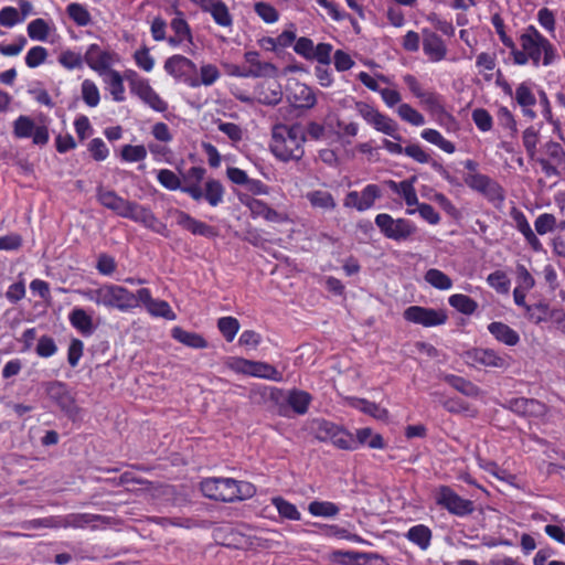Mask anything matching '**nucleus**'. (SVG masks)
I'll return each mask as SVG.
<instances>
[{
    "mask_svg": "<svg viewBox=\"0 0 565 565\" xmlns=\"http://www.w3.org/2000/svg\"><path fill=\"white\" fill-rule=\"evenodd\" d=\"M521 50L516 47L512 52L513 62L516 65L532 63L533 66H550L557 58L555 46L534 25H529L520 35Z\"/></svg>",
    "mask_w": 565,
    "mask_h": 565,
    "instance_id": "f257e3e1",
    "label": "nucleus"
},
{
    "mask_svg": "<svg viewBox=\"0 0 565 565\" xmlns=\"http://www.w3.org/2000/svg\"><path fill=\"white\" fill-rule=\"evenodd\" d=\"M205 175L206 169L203 167H191L181 171V192L195 202L205 200L211 206H218L224 202L225 189L218 180H205Z\"/></svg>",
    "mask_w": 565,
    "mask_h": 565,
    "instance_id": "f03ea898",
    "label": "nucleus"
},
{
    "mask_svg": "<svg viewBox=\"0 0 565 565\" xmlns=\"http://www.w3.org/2000/svg\"><path fill=\"white\" fill-rule=\"evenodd\" d=\"M76 292L97 307L107 310L129 312L136 308V292L120 285L105 282L95 288L78 289Z\"/></svg>",
    "mask_w": 565,
    "mask_h": 565,
    "instance_id": "7ed1b4c3",
    "label": "nucleus"
},
{
    "mask_svg": "<svg viewBox=\"0 0 565 565\" xmlns=\"http://www.w3.org/2000/svg\"><path fill=\"white\" fill-rule=\"evenodd\" d=\"M306 129L301 124L275 125L271 131L270 150L281 161L300 160L305 153Z\"/></svg>",
    "mask_w": 565,
    "mask_h": 565,
    "instance_id": "20e7f679",
    "label": "nucleus"
},
{
    "mask_svg": "<svg viewBox=\"0 0 565 565\" xmlns=\"http://www.w3.org/2000/svg\"><path fill=\"white\" fill-rule=\"evenodd\" d=\"M200 488L206 498L223 502L246 500L256 493V488L250 482L232 478H207L201 482Z\"/></svg>",
    "mask_w": 565,
    "mask_h": 565,
    "instance_id": "39448f33",
    "label": "nucleus"
},
{
    "mask_svg": "<svg viewBox=\"0 0 565 565\" xmlns=\"http://www.w3.org/2000/svg\"><path fill=\"white\" fill-rule=\"evenodd\" d=\"M375 225L388 239L403 242L411 239L417 233V226L407 218H393L387 213L375 216Z\"/></svg>",
    "mask_w": 565,
    "mask_h": 565,
    "instance_id": "423d86ee",
    "label": "nucleus"
},
{
    "mask_svg": "<svg viewBox=\"0 0 565 565\" xmlns=\"http://www.w3.org/2000/svg\"><path fill=\"white\" fill-rule=\"evenodd\" d=\"M355 108L358 114L375 130L385 134L395 140L399 141L402 139V136L398 134V126L392 118L363 102L356 103Z\"/></svg>",
    "mask_w": 565,
    "mask_h": 565,
    "instance_id": "0eeeda50",
    "label": "nucleus"
},
{
    "mask_svg": "<svg viewBox=\"0 0 565 565\" xmlns=\"http://www.w3.org/2000/svg\"><path fill=\"white\" fill-rule=\"evenodd\" d=\"M436 503L457 516H466L475 511L472 501L459 497L447 486H441L437 490Z\"/></svg>",
    "mask_w": 565,
    "mask_h": 565,
    "instance_id": "6e6552de",
    "label": "nucleus"
},
{
    "mask_svg": "<svg viewBox=\"0 0 565 565\" xmlns=\"http://www.w3.org/2000/svg\"><path fill=\"white\" fill-rule=\"evenodd\" d=\"M467 364L471 366L482 365L486 367L508 369L511 365V358L500 354L493 349L476 348L465 354Z\"/></svg>",
    "mask_w": 565,
    "mask_h": 565,
    "instance_id": "1a4fd4ad",
    "label": "nucleus"
},
{
    "mask_svg": "<svg viewBox=\"0 0 565 565\" xmlns=\"http://www.w3.org/2000/svg\"><path fill=\"white\" fill-rule=\"evenodd\" d=\"M130 78V88L146 105L154 111L163 113L168 109V104L164 102L156 90L150 86L147 79L140 78L135 72H130L127 76Z\"/></svg>",
    "mask_w": 565,
    "mask_h": 565,
    "instance_id": "9d476101",
    "label": "nucleus"
},
{
    "mask_svg": "<svg viewBox=\"0 0 565 565\" xmlns=\"http://www.w3.org/2000/svg\"><path fill=\"white\" fill-rule=\"evenodd\" d=\"M136 308L142 305L147 312L156 318H163L167 320H175L177 316L171 306L161 299H154L148 288H140L136 291Z\"/></svg>",
    "mask_w": 565,
    "mask_h": 565,
    "instance_id": "9b49d317",
    "label": "nucleus"
},
{
    "mask_svg": "<svg viewBox=\"0 0 565 565\" xmlns=\"http://www.w3.org/2000/svg\"><path fill=\"white\" fill-rule=\"evenodd\" d=\"M404 318L424 327H436L447 321V313L443 309L412 306L404 311Z\"/></svg>",
    "mask_w": 565,
    "mask_h": 565,
    "instance_id": "f8f14e48",
    "label": "nucleus"
},
{
    "mask_svg": "<svg viewBox=\"0 0 565 565\" xmlns=\"http://www.w3.org/2000/svg\"><path fill=\"white\" fill-rule=\"evenodd\" d=\"M125 218H129L136 223L142 224L145 227L166 235L167 226L159 221V218L152 213L149 207H146L137 202L130 203Z\"/></svg>",
    "mask_w": 565,
    "mask_h": 565,
    "instance_id": "ddd939ff",
    "label": "nucleus"
},
{
    "mask_svg": "<svg viewBox=\"0 0 565 565\" xmlns=\"http://www.w3.org/2000/svg\"><path fill=\"white\" fill-rule=\"evenodd\" d=\"M45 393L50 399L56 403L60 408L68 415L77 413V406L65 383L52 381L44 384Z\"/></svg>",
    "mask_w": 565,
    "mask_h": 565,
    "instance_id": "4468645a",
    "label": "nucleus"
},
{
    "mask_svg": "<svg viewBox=\"0 0 565 565\" xmlns=\"http://www.w3.org/2000/svg\"><path fill=\"white\" fill-rule=\"evenodd\" d=\"M466 184L491 201H503L502 188L494 180L481 173H469L465 177Z\"/></svg>",
    "mask_w": 565,
    "mask_h": 565,
    "instance_id": "2eb2a0df",
    "label": "nucleus"
},
{
    "mask_svg": "<svg viewBox=\"0 0 565 565\" xmlns=\"http://www.w3.org/2000/svg\"><path fill=\"white\" fill-rule=\"evenodd\" d=\"M239 202L246 206L252 217H263L264 220L273 223H281L286 221V215L271 209L267 203L262 200L252 198L249 195H239Z\"/></svg>",
    "mask_w": 565,
    "mask_h": 565,
    "instance_id": "dca6fc26",
    "label": "nucleus"
},
{
    "mask_svg": "<svg viewBox=\"0 0 565 565\" xmlns=\"http://www.w3.org/2000/svg\"><path fill=\"white\" fill-rule=\"evenodd\" d=\"M236 370L254 377L265 379L274 382H281L282 374L273 365L266 362H254L241 359L236 362Z\"/></svg>",
    "mask_w": 565,
    "mask_h": 565,
    "instance_id": "f3484780",
    "label": "nucleus"
},
{
    "mask_svg": "<svg viewBox=\"0 0 565 565\" xmlns=\"http://www.w3.org/2000/svg\"><path fill=\"white\" fill-rule=\"evenodd\" d=\"M423 52L429 62L438 63L444 61L448 54L445 41L436 32L429 29L422 30Z\"/></svg>",
    "mask_w": 565,
    "mask_h": 565,
    "instance_id": "a211bd4d",
    "label": "nucleus"
},
{
    "mask_svg": "<svg viewBox=\"0 0 565 565\" xmlns=\"http://www.w3.org/2000/svg\"><path fill=\"white\" fill-rule=\"evenodd\" d=\"M509 214L513 221V226L523 235L530 248L536 253L542 252L543 244L532 230L525 214L518 207H512Z\"/></svg>",
    "mask_w": 565,
    "mask_h": 565,
    "instance_id": "6ab92c4d",
    "label": "nucleus"
},
{
    "mask_svg": "<svg viewBox=\"0 0 565 565\" xmlns=\"http://www.w3.org/2000/svg\"><path fill=\"white\" fill-rule=\"evenodd\" d=\"M84 58L85 63L99 75L110 70V65L114 63V54L95 43L87 47Z\"/></svg>",
    "mask_w": 565,
    "mask_h": 565,
    "instance_id": "aec40b11",
    "label": "nucleus"
},
{
    "mask_svg": "<svg viewBox=\"0 0 565 565\" xmlns=\"http://www.w3.org/2000/svg\"><path fill=\"white\" fill-rule=\"evenodd\" d=\"M287 98L296 108H311L317 102L312 89L306 84L297 81L288 85Z\"/></svg>",
    "mask_w": 565,
    "mask_h": 565,
    "instance_id": "412c9836",
    "label": "nucleus"
},
{
    "mask_svg": "<svg viewBox=\"0 0 565 565\" xmlns=\"http://www.w3.org/2000/svg\"><path fill=\"white\" fill-rule=\"evenodd\" d=\"M246 67L245 73H241L243 77H263V76H274L277 72V68L274 64L269 62H262L259 60V54L256 51H248L244 55Z\"/></svg>",
    "mask_w": 565,
    "mask_h": 565,
    "instance_id": "4be33fe9",
    "label": "nucleus"
},
{
    "mask_svg": "<svg viewBox=\"0 0 565 565\" xmlns=\"http://www.w3.org/2000/svg\"><path fill=\"white\" fill-rule=\"evenodd\" d=\"M97 201L106 209L113 211L120 217H125L131 201L119 196L115 191L104 189L103 186L97 188L96 192Z\"/></svg>",
    "mask_w": 565,
    "mask_h": 565,
    "instance_id": "5701e85b",
    "label": "nucleus"
},
{
    "mask_svg": "<svg viewBox=\"0 0 565 565\" xmlns=\"http://www.w3.org/2000/svg\"><path fill=\"white\" fill-rule=\"evenodd\" d=\"M164 70L174 78L183 79L188 83L191 79L189 75L196 71V65L183 55H173L164 62Z\"/></svg>",
    "mask_w": 565,
    "mask_h": 565,
    "instance_id": "b1692460",
    "label": "nucleus"
},
{
    "mask_svg": "<svg viewBox=\"0 0 565 565\" xmlns=\"http://www.w3.org/2000/svg\"><path fill=\"white\" fill-rule=\"evenodd\" d=\"M514 98L522 107L523 115L534 119L536 114L532 107L536 104V98L533 94L532 84L529 82L521 83L515 89Z\"/></svg>",
    "mask_w": 565,
    "mask_h": 565,
    "instance_id": "393cba45",
    "label": "nucleus"
},
{
    "mask_svg": "<svg viewBox=\"0 0 565 565\" xmlns=\"http://www.w3.org/2000/svg\"><path fill=\"white\" fill-rule=\"evenodd\" d=\"M202 10L209 12L217 25L223 28H231L233 25L232 14L222 0H210Z\"/></svg>",
    "mask_w": 565,
    "mask_h": 565,
    "instance_id": "a878e982",
    "label": "nucleus"
},
{
    "mask_svg": "<svg viewBox=\"0 0 565 565\" xmlns=\"http://www.w3.org/2000/svg\"><path fill=\"white\" fill-rule=\"evenodd\" d=\"M488 331L494 339L505 345L514 347L520 342L519 333L508 324L494 321L488 326Z\"/></svg>",
    "mask_w": 565,
    "mask_h": 565,
    "instance_id": "bb28decb",
    "label": "nucleus"
},
{
    "mask_svg": "<svg viewBox=\"0 0 565 565\" xmlns=\"http://www.w3.org/2000/svg\"><path fill=\"white\" fill-rule=\"evenodd\" d=\"M100 76L113 96V99L116 102H122L125 99V86L120 73L110 68L104 74H100Z\"/></svg>",
    "mask_w": 565,
    "mask_h": 565,
    "instance_id": "cd10ccee",
    "label": "nucleus"
},
{
    "mask_svg": "<svg viewBox=\"0 0 565 565\" xmlns=\"http://www.w3.org/2000/svg\"><path fill=\"white\" fill-rule=\"evenodd\" d=\"M68 320L83 335H90L94 332L93 318L83 308H74L68 315Z\"/></svg>",
    "mask_w": 565,
    "mask_h": 565,
    "instance_id": "c85d7f7f",
    "label": "nucleus"
},
{
    "mask_svg": "<svg viewBox=\"0 0 565 565\" xmlns=\"http://www.w3.org/2000/svg\"><path fill=\"white\" fill-rule=\"evenodd\" d=\"M405 537L417 545L422 551H426L430 546L433 533L428 526L417 524L408 529L405 533Z\"/></svg>",
    "mask_w": 565,
    "mask_h": 565,
    "instance_id": "c756f323",
    "label": "nucleus"
},
{
    "mask_svg": "<svg viewBox=\"0 0 565 565\" xmlns=\"http://www.w3.org/2000/svg\"><path fill=\"white\" fill-rule=\"evenodd\" d=\"M306 199L313 209L323 211H333L337 207V201L327 190H313L306 193Z\"/></svg>",
    "mask_w": 565,
    "mask_h": 565,
    "instance_id": "7c9ffc66",
    "label": "nucleus"
},
{
    "mask_svg": "<svg viewBox=\"0 0 565 565\" xmlns=\"http://www.w3.org/2000/svg\"><path fill=\"white\" fill-rule=\"evenodd\" d=\"M311 402L312 396L306 391L294 388L288 392L287 403L298 415H305L308 412Z\"/></svg>",
    "mask_w": 565,
    "mask_h": 565,
    "instance_id": "2f4dec72",
    "label": "nucleus"
},
{
    "mask_svg": "<svg viewBox=\"0 0 565 565\" xmlns=\"http://www.w3.org/2000/svg\"><path fill=\"white\" fill-rule=\"evenodd\" d=\"M52 31H54L53 23L42 18L32 20L26 26L28 35L33 41L46 42Z\"/></svg>",
    "mask_w": 565,
    "mask_h": 565,
    "instance_id": "473e14b6",
    "label": "nucleus"
},
{
    "mask_svg": "<svg viewBox=\"0 0 565 565\" xmlns=\"http://www.w3.org/2000/svg\"><path fill=\"white\" fill-rule=\"evenodd\" d=\"M172 338L180 343L193 348V349H204L207 347V342L205 339L195 333L186 331L180 327H174L171 331Z\"/></svg>",
    "mask_w": 565,
    "mask_h": 565,
    "instance_id": "72a5a7b5",
    "label": "nucleus"
},
{
    "mask_svg": "<svg viewBox=\"0 0 565 565\" xmlns=\"http://www.w3.org/2000/svg\"><path fill=\"white\" fill-rule=\"evenodd\" d=\"M221 76L218 68L213 64H203L200 67V78H191L188 82V85L191 87H198L200 85L211 86L213 85Z\"/></svg>",
    "mask_w": 565,
    "mask_h": 565,
    "instance_id": "f704fd0d",
    "label": "nucleus"
},
{
    "mask_svg": "<svg viewBox=\"0 0 565 565\" xmlns=\"http://www.w3.org/2000/svg\"><path fill=\"white\" fill-rule=\"evenodd\" d=\"M420 137L429 143H433L447 153H454L456 151L455 145L447 140L438 130L427 128L420 132Z\"/></svg>",
    "mask_w": 565,
    "mask_h": 565,
    "instance_id": "c9c22d12",
    "label": "nucleus"
},
{
    "mask_svg": "<svg viewBox=\"0 0 565 565\" xmlns=\"http://www.w3.org/2000/svg\"><path fill=\"white\" fill-rule=\"evenodd\" d=\"M308 512L312 516L334 518L339 514L340 508L330 501H312L308 504Z\"/></svg>",
    "mask_w": 565,
    "mask_h": 565,
    "instance_id": "e433bc0d",
    "label": "nucleus"
},
{
    "mask_svg": "<svg viewBox=\"0 0 565 565\" xmlns=\"http://www.w3.org/2000/svg\"><path fill=\"white\" fill-rule=\"evenodd\" d=\"M271 504L276 508L281 518L290 521L301 520V513L299 512L297 507L294 503L284 499L282 497L271 498Z\"/></svg>",
    "mask_w": 565,
    "mask_h": 565,
    "instance_id": "4c0bfd02",
    "label": "nucleus"
},
{
    "mask_svg": "<svg viewBox=\"0 0 565 565\" xmlns=\"http://www.w3.org/2000/svg\"><path fill=\"white\" fill-rule=\"evenodd\" d=\"M426 282L439 290H449L452 287L451 278L444 271L430 268L425 273L424 276Z\"/></svg>",
    "mask_w": 565,
    "mask_h": 565,
    "instance_id": "58836bf2",
    "label": "nucleus"
},
{
    "mask_svg": "<svg viewBox=\"0 0 565 565\" xmlns=\"http://www.w3.org/2000/svg\"><path fill=\"white\" fill-rule=\"evenodd\" d=\"M445 381L449 385H451L455 390L462 393L463 395H467V396H478L479 395V392H480L479 387L463 377H460V376H457L454 374H449V375L445 376Z\"/></svg>",
    "mask_w": 565,
    "mask_h": 565,
    "instance_id": "ea45409f",
    "label": "nucleus"
},
{
    "mask_svg": "<svg viewBox=\"0 0 565 565\" xmlns=\"http://www.w3.org/2000/svg\"><path fill=\"white\" fill-rule=\"evenodd\" d=\"M448 302L457 311L468 316L472 315L478 308V303L472 298L462 294L451 295Z\"/></svg>",
    "mask_w": 565,
    "mask_h": 565,
    "instance_id": "a19ab883",
    "label": "nucleus"
},
{
    "mask_svg": "<svg viewBox=\"0 0 565 565\" xmlns=\"http://www.w3.org/2000/svg\"><path fill=\"white\" fill-rule=\"evenodd\" d=\"M396 113L398 117L413 126H423L425 124V117L417 109H415L412 105L403 103L399 104L396 108Z\"/></svg>",
    "mask_w": 565,
    "mask_h": 565,
    "instance_id": "79ce46f5",
    "label": "nucleus"
},
{
    "mask_svg": "<svg viewBox=\"0 0 565 565\" xmlns=\"http://www.w3.org/2000/svg\"><path fill=\"white\" fill-rule=\"evenodd\" d=\"M559 222L552 213H542L534 221L535 234L546 235L552 232H556Z\"/></svg>",
    "mask_w": 565,
    "mask_h": 565,
    "instance_id": "37998d69",
    "label": "nucleus"
},
{
    "mask_svg": "<svg viewBox=\"0 0 565 565\" xmlns=\"http://www.w3.org/2000/svg\"><path fill=\"white\" fill-rule=\"evenodd\" d=\"M57 61L64 68L68 71L82 68L85 63L84 55L72 50L62 51Z\"/></svg>",
    "mask_w": 565,
    "mask_h": 565,
    "instance_id": "c03bdc74",
    "label": "nucleus"
},
{
    "mask_svg": "<svg viewBox=\"0 0 565 565\" xmlns=\"http://www.w3.org/2000/svg\"><path fill=\"white\" fill-rule=\"evenodd\" d=\"M415 182L416 177L403 180L402 185L399 186V190L397 192V194L405 200V203L408 206V209H412L413 206L418 204V198L414 186Z\"/></svg>",
    "mask_w": 565,
    "mask_h": 565,
    "instance_id": "a18cd8bd",
    "label": "nucleus"
},
{
    "mask_svg": "<svg viewBox=\"0 0 565 565\" xmlns=\"http://www.w3.org/2000/svg\"><path fill=\"white\" fill-rule=\"evenodd\" d=\"M171 29L174 32V35L186 40L188 43L192 44L193 38L191 33L190 25L183 18L182 12L177 11L175 17L172 19L170 23Z\"/></svg>",
    "mask_w": 565,
    "mask_h": 565,
    "instance_id": "49530a36",
    "label": "nucleus"
},
{
    "mask_svg": "<svg viewBox=\"0 0 565 565\" xmlns=\"http://www.w3.org/2000/svg\"><path fill=\"white\" fill-rule=\"evenodd\" d=\"M82 98L89 107H96L99 104L100 95L96 84L90 79H84L81 86Z\"/></svg>",
    "mask_w": 565,
    "mask_h": 565,
    "instance_id": "de8ad7c7",
    "label": "nucleus"
},
{
    "mask_svg": "<svg viewBox=\"0 0 565 565\" xmlns=\"http://www.w3.org/2000/svg\"><path fill=\"white\" fill-rule=\"evenodd\" d=\"M66 11L70 18L79 26H86L92 22L90 13L79 3L68 4Z\"/></svg>",
    "mask_w": 565,
    "mask_h": 565,
    "instance_id": "09e8293b",
    "label": "nucleus"
},
{
    "mask_svg": "<svg viewBox=\"0 0 565 565\" xmlns=\"http://www.w3.org/2000/svg\"><path fill=\"white\" fill-rule=\"evenodd\" d=\"M488 285L499 294H508L511 281L502 270H495L487 277Z\"/></svg>",
    "mask_w": 565,
    "mask_h": 565,
    "instance_id": "8fccbe9b",
    "label": "nucleus"
},
{
    "mask_svg": "<svg viewBox=\"0 0 565 565\" xmlns=\"http://www.w3.org/2000/svg\"><path fill=\"white\" fill-rule=\"evenodd\" d=\"M158 182L170 191H181V174L178 175L175 172L169 169H161L157 175Z\"/></svg>",
    "mask_w": 565,
    "mask_h": 565,
    "instance_id": "3c124183",
    "label": "nucleus"
},
{
    "mask_svg": "<svg viewBox=\"0 0 565 565\" xmlns=\"http://www.w3.org/2000/svg\"><path fill=\"white\" fill-rule=\"evenodd\" d=\"M217 327L226 341L232 342L239 330V322L233 317H223L217 321Z\"/></svg>",
    "mask_w": 565,
    "mask_h": 565,
    "instance_id": "603ef678",
    "label": "nucleus"
},
{
    "mask_svg": "<svg viewBox=\"0 0 565 565\" xmlns=\"http://www.w3.org/2000/svg\"><path fill=\"white\" fill-rule=\"evenodd\" d=\"M331 443L340 448L345 450H356L358 449V441H355V438L352 434L343 430L342 428H339V430L332 435Z\"/></svg>",
    "mask_w": 565,
    "mask_h": 565,
    "instance_id": "864d4df0",
    "label": "nucleus"
},
{
    "mask_svg": "<svg viewBox=\"0 0 565 565\" xmlns=\"http://www.w3.org/2000/svg\"><path fill=\"white\" fill-rule=\"evenodd\" d=\"M382 195L377 184H367L361 192V212L371 209L374 202Z\"/></svg>",
    "mask_w": 565,
    "mask_h": 565,
    "instance_id": "5fc2aeb1",
    "label": "nucleus"
},
{
    "mask_svg": "<svg viewBox=\"0 0 565 565\" xmlns=\"http://www.w3.org/2000/svg\"><path fill=\"white\" fill-rule=\"evenodd\" d=\"M416 205H417V209H407L406 213L408 215H413L416 212H418L420 217L431 225H436L440 222L439 214L436 212V210L430 204L418 202V204H416Z\"/></svg>",
    "mask_w": 565,
    "mask_h": 565,
    "instance_id": "6e6d98bb",
    "label": "nucleus"
},
{
    "mask_svg": "<svg viewBox=\"0 0 565 565\" xmlns=\"http://www.w3.org/2000/svg\"><path fill=\"white\" fill-rule=\"evenodd\" d=\"M120 156L126 162H139L146 159L147 148L142 145H126L122 147Z\"/></svg>",
    "mask_w": 565,
    "mask_h": 565,
    "instance_id": "4d7b16f0",
    "label": "nucleus"
},
{
    "mask_svg": "<svg viewBox=\"0 0 565 565\" xmlns=\"http://www.w3.org/2000/svg\"><path fill=\"white\" fill-rule=\"evenodd\" d=\"M49 56V52L44 46L36 45L31 47L25 55V64L30 68L42 65Z\"/></svg>",
    "mask_w": 565,
    "mask_h": 565,
    "instance_id": "13d9d810",
    "label": "nucleus"
},
{
    "mask_svg": "<svg viewBox=\"0 0 565 565\" xmlns=\"http://www.w3.org/2000/svg\"><path fill=\"white\" fill-rule=\"evenodd\" d=\"M282 92L277 83L268 84L259 93V100L266 105H276L280 102Z\"/></svg>",
    "mask_w": 565,
    "mask_h": 565,
    "instance_id": "bf43d9fd",
    "label": "nucleus"
},
{
    "mask_svg": "<svg viewBox=\"0 0 565 565\" xmlns=\"http://www.w3.org/2000/svg\"><path fill=\"white\" fill-rule=\"evenodd\" d=\"M551 246L554 255L565 258V220L559 225L551 239Z\"/></svg>",
    "mask_w": 565,
    "mask_h": 565,
    "instance_id": "052dcab7",
    "label": "nucleus"
},
{
    "mask_svg": "<svg viewBox=\"0 0 565 565\" xmlns=\"http://www.w3.org/2000/svg\"><path fill=\"white\" fill-rule=\"evenodd\" d=\"M364 553L358 551H335L333 557L341 565H360L364 558Z\"/></svg>",
    "mask_w": 565,
    "mask_h": 565,
    "instance_id": "680f3d73",
    "label": "nucleus"
},
{
    "mask_svg": "<svg viewBox=\"0 0 565 565\" xmlns=\"http://www.w3.org/2000/svg\"><path fill=\"white\" fill-rule=\"evenodd\" d=\"M537 22L551 35H554L556 29L555 13L548 8H541L537 11Z\"/></svg>",
    "mask_w": 565,
    "mask_h": 565,
    "instance_id": "e2e57ef3",
    "label": "nucleus"
},
{
    "mask_svg": "<svg viewBox=\"0 0 565 565\" xmlns=\"http://www.w3.org/2000/svg\"><path fill=\"white\" fill-rule=\"evenodd\" d=\"M21 22H23V18H20V12L17 8L8 6L0 10V25L13 28Z\"/></svg>",
    "mask_w": 565,
    "mask_h": 565,
    "instance_id": "0e129e2a",
    "label": "nucleus"
},
{
    "mask_svg": "<svg viewBox=\"0 0 565 565\" xmlns=\"http://www.w3.org/2000/svg\"><path fill=\"white\" fill-rule=\"evenodd\" d=\"M35 125L26 116H20L14 121L13 132L17 138H29L33 135Z\"/></svg>",
    "mask_w": 565,
    "mask_h": 565,
    "instance_id": "69168bd1",
    "label": "nucleus"
},
{
    "mask_svg": "<svg viewBox=\"0 0 565 565\" xmlns=\"http://www.w3.org/2000/svg\"><path fill=\"white\" fill-rule=\"evenodd\" d=\"M526 315L530 321L533 323H540L545 321L548 317L551 318V312L547 305L537 303L535 306H526Z\"/></svg>",
    "mask_w": 565,
    "mask_h": 565,
    "instance_id": "338daca9",
    "label": "nucleus"
},
{
    "mask_svg": "<svg viewBox=\"0 0 565 565\" xmlns=\"http://www.w3.org/2000/svg\"><path fill=\"white\" fill-rule=\"evenodd\" d=\"M172 215L175 218V223L181 226L182 228L189 231L193 235L195 234L199 220L192 217L189 213L181 211V210H174L172 212Z\"/></svg>",
    "mask_w": 565,
    "mask_h": 565,
    "instance_id": "774afa93",
    "label": "nucleus"
}]
</instances>
